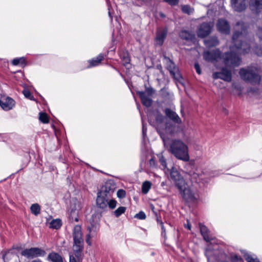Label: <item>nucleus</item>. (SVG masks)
<instances>
[{
	"label": "nucleus",
	"instance_id": "1",
	"mask_svg": "<svg viewBox=\"0 0 262 262\" xmlns=\"http://www.w3.org/2000/svg\"><path fill=\"white\" fill-rule=\"evenodd\" d=\"M234 32L232 36L235 49L238 54L248 53L250 47L245 40L247 33V26L243 22H238L234 26Z\"/></svg>",
	"mask_w": 262,
	"mask_h": 262
},
{
	"label": "nucleus",
	"instance_id": "2",
	"mask_svg": "<svg viewBox=\"0 0 262 262\" xmlns=\"http://www.w3.org/2000/svg\"><path fill=\"white\" fill-rule=\"evenodd\" d=\"M169 151L176 158L185 162L190 160L188 145L180 139H173L169 143Z\"/></svg>",
	"mask_w": 262,
	"mask_h": 262
},
{
	"label": "nucleus",
	"instance_id": "3",
	"mask_svg": "<svg viewBox=\"0 0 262 262\" xmlns=\"http://www.w3.org/2000/svg\"><path fill=\"white\" fill-rule=\"evenodd\" d=\"M166 118L160 112H157L156 116L157 129L161 136L166 135H172L176 133V126L170 122H166L163 126V123Z\"/></svg>",
	"mask_w": 262,
	"mask_h": 262
},
{
	"label": "nucleus",
	"instance_id": "4",
	"mask_svg": "<svg viewBox=\"0 0 262 262\" xmlns=\"http://www.w3.org/2000/svg\"><path fill=\"white\" fill-rule=\"evenodd\" d=\"M239 74L242 79L252 84H259L260 81L261 77L255 69L252 68L241 69Z\"/></svg>",
	"mask_w": 262,
	"mask_h": 262
},
{
	"label": "nucleus",
	"instance_id": "5",
	"mask_svg": "<svg viewBox=\"0 0 262 262\" xmlns=\"http://www.w3.org/2000/svg\"><path fill=\"white\" fill-rule=\"evenodd\" d=\"M163 62L165 64L166 68L169 72L171 76L176 80L180 81L182 79L178 68L175 65L174 63L165 54L163 55Z\"/></svg>",
	"mask_w": 262,
	"mask_h": 262
},
{
	"label": "nucleus",
	"instance_id": "6",
	"mask_svg": "<svg viewBox=\"0 0 262 262\" xmlns=\"http://www.w3.org/2000/svg\"><path fill=\"white\" fill-rule=\"evenodd\" d=\"M223 58L224 63L227 67H238L241 62V60L236 55V53H226L223 55Z\"/></svg>",
	"mask_w": 262,
	"mask_h": 262
},
{
	"label": "nucleus",
	"instance_id": "7",
	"mask_svg": "<svg viewBox=\"0 0 262 262\" xmlns=\"http://www.w3.org/2000/svg\"><path fill=\"white\" fill-rule=\"evenodd\" d=\"M107 185L108 184H106L105 191H101L97 194L96 204L97 206L102 209H105L107 208L109 200V197L107 196L106 192H109L111 189H110L109 190H107Z\"/></svg>",
	"mask_w": 262,
	"mask_h": 262
},
{
	"label": "nucleus",
	"instance_id": "8",
	"mask_svg": "<svg viewBox=\"0 0 262 262\" xmlns=\"http://www.w3.org/2000/svg\"><path fill=\"white\" fill-rule=\"evenodd\" d=\"M46 252L45 250L38 248H31L22 251L21 254L28 258H33L36 257L43 256Z\"/></svg>",
	"mask_w": 262,
	"mask_h": 262
},
{
	"label": "nucleus",
	"instance_id": "9",
	"mask_svg": "<svg viewBox=\"0 0 262 262\" xmlns=\"http://www.w3.org/2000/svg\"><path fill=\"white\" fill-rule=\"evenodd\" d=\"M170 178L178 189H182L186 183L183 178L174 168H172L170 171Z\"/></svg>",
	"mask_w": 262,
	"mask_h": 262
},
{
	"label": "nucleus",
	"instance_id": "10",
	"mask_svg": "<svg viewBox=\"0 0 262 262\" xmlns=\"http://www.w3.org/2000/svg\"><path fill=\"white\" fill-rule=\"evenodd\" d=\"M203 57L207 61H217L222 58L221 52L218 49L205 51L203 53Z\"/></svg>",
	"mask_w": 262,
	"mask_h": 262
},
{
	"label": "nucleus",
	"instance_id": "11",
	"mask_svg": "<svg viewBox=\"0 0 262 262\" xmlns=\"http://www.w3.org/2000/svg\"><path fill=\"white\" fill-rule=\"evenodd\" d=\"M213 79H221L227 82H230L232 80L231 71L226 68H223L221 72H214L212 74Z\"/></svg>",
	"mask_w": 262,
	"mask_h": 262
},
{
	"label": "nucleus",
	"instance_id": "12",
	"mask_svg": "<svg viewBox=\"0 0 262 262\" xmlns=\"http://www.w3.org/2000/svg\"><path fill=\"white\" fill-rule=\"evenodd\" d=\"M183 198L187 202L193 201L196 199L195 194L188 187L186 183L182 189H178Z\"/></svg>",
	"mask_w": 262,
	"mask_h": 262
},
{
	"label": "nucleus",
	"instance_id": "13",
	"mask_svg": "<svg viewBox=\"0 0 262 262\" xmlns=\"http://www.w3.org/2000/svg\"><path fill=\"white\" fill-rule=\"evenodd\" d=\"M183 198L187 202L193 201L196 199L195 194L188 187L186 183L182 189H178Z\"/></svg>",
	"mask_w": 262,
	"mask_h": 262
},
{
	"label": "nucleus",
	"instance_id": "14",
	"mask_svg": "<svg viewBox=\"0 0 262 262\" xmlns=\"http://www.w3.org/2000/svg\"><path fill=\"white\" fill-rule=\"evenodd\" d=\"M213 25L212 23H204L199 26L197 34L199 37L204 38L211 32Z\"/></svg>",
	"mask_w": 262,
	"mask_h": 262
},
{
	"label": "nucleus",
	"instance_id": "15",
	"mask_svg": "<svg viewBox=\"0 0 262 262\" xmlns=\"http://www.w3.org/2000/svg\"><path fill=\"white\" fill-rule=\"evenodd\" d=\"M15 105V102L10 97H2L0 99V106L6 111L12 110Z\"/></svg>",
	"mask_w": 262,
	"mask_h": 262
},
{
	"label": "nucleus",
	"instance_id": "16",
	"mask_svg": "<svg viewBox=\"0 0 262 262\" xmlns=\"http://www.w3.org/2000/svg\"><path fill=\"white\" fill-rule=\"evenodd\" d=\"M217 30L223 34H228L230 33V28L228 22L224 19H219L216 23Z\"/></svg>",
	"mask_w": 262,
	"mask_h": 262
},
{
	"label": "nucleus",
	"instance_id": "17",
	"mask_svg": "<svg viewBox=\"0 0 262 262\" xmlns=\"http://www.w3.org/2000/svg\"><path fill=\"white\" fill-rule=\"evenodd\" d=\"M165 116L171 120L173 122L180 124L181 123V119L178 115L173 110L169 108H166L164 110Z\"/></svg>",
	"mask_w": 262,
	"mask_h": 262
},
{
	"label": "nucleus",
	"instance_id": "18",
	"mask_svg": "<svg viewBox=\"0 0 262 262\" xmlns=\"http://www.w3.org/2000/svg\"><path fill=\"white\" fill-rule=\"evenodd\" d=\"M187 174L192 183H200L204 178V173L198 170L190 171L187 173Z\"/></svg>",
	"mask_w": 262,
	"mask_h": 262
},
{
	"label": "nucleus",
	"instance_id": "19",
	"mask_svg": "<svg viewBox=\"0 0 262 262\" xmlns=\"http://www.w3.org/2000/svg\"><path fill=\"white\" fill-rule=\"evenodd\" d=\"M233 9L237 12H242L246 9L247 0H231Z\"/></svg>",
	"mask_w": 262,
	"mask_h": 262
},
{
	"label": "nucleus",
	"instance_id": "20",
	"mask_svg": "<svg viewBox=\"0 0 262 262\" xmlns=\"http://www.w3.org/2000/svg\"><path fill=\"white\" fill-rule=\"evenodd\" d=\"M74 242L79 244L80 242H83L81 227L79 225L74 227L73 232Z\"/></svg>",
	"mask_w": 262,
	"mask_h": 262
},
{
	"label": "nucleus",
	"instance_id": "21",
	"mask_svg": "<svg viewBox=\"0 0 262 262\" xmlns=\"http://www.w3.org/2000/svg\"><path fill=\"white\" fill-rule=\"evenodd\" d=\"M167 35V31L166 30H159L157 32L156 37L155 39L157 45L161 46Z\"/></svg>",
	"mask_w": 262,
	"mask_h": 262
},
{
	"label": "nucleus",
	"instance_id": "22",
	"mask_svg": "<svg viewBox=\"0 0 262 262\" xmlns=\"http://www.w3.org/2000/svg\"><path fill=\"white\" fill-rule=\"evenodd\" d=\"M73 248L75 257L79 260L81 256V253L83 249V242H80L79 244L74 242Z\"/></svg>",
	"mask_w": 262,
	"mask_h": 262
},
{
	"label": "nucleus",
	"instance_id": "23",
	"mask_svg": "<svg viewBox=\"0 0 262 262\" xmlns=\"http://www.w3.org/2000/svg\"><path fill=\"white\" fill-rule=\"evenodd\" d=\"M249 6L252 10L259 12L262 10V0H250Z\"/></svg>",
	"mask_w": 262,
	"mask_h": 262
},
{
	"label": "nucleus",
	"instance_id": "24",
	"mask_svg": "<svg viewBox=\"0 0 262 262\" xmlns=\"http://www.w3.org/2000/svg\"><path fill=\"white\" fill-rule=\"evenodd\" d=\"M199 227L201 234L205 241L209 242L213 239V237L209 234V231L205 226L200 224Z\"/></svg>",
	"mask_w": 262,
	"mask_h": 262
},
{
	"label": "nucleus",
	"instance_id": "25",
	"mask_svg": "<svg viewBox=\"0 0 262 262\" xmlns=\"http://www.w3.org/2000/svg\"><path fill=\"white\" fill-rule=\"evenodd\" d=\"M138 94L143 105L146 107H149L151 105L152 100L148 96H147L145 92H139Z\"/></svg>",
	"mask_w": 262,
	"mask_h": 262
},
{
	"label": "nucleus",
	"instance_id": "26",
	"mask_svg": "<svg viewBox=\"0 0 262 262\" xmlns=\"http://www.w3.org/2000/svg\"><path fill=\"white\" fill-rule=\"evenodd\" d=\"M180 36L182 39L190 41H193L195 38L194 34H192L187 31H182L180 33Z\"/></svg>",
	"mask_w": 262,
	"mask_h": 262
},
{
	"label": "nucleus",
	"instance_id": "27",
	"mask_svg": "<svg viewBox=\"0 0 262 262\" xmlns=\"http://www.w3.org/2000/svg\"><path fill=\"white\" fill-rule=\"evenodd\" d=\"M48 259L52 262H63L62 257L57 253L52 252L48 256Z\"/></svg>",
	"mask_w": 262,
	"mask_h": 262
},
{
	"label": "nucleus",
	"instance_id": "28",
	"mask_svg": "<svg viewBox=\"0 0 262 262\" xmlns=\"http://www.w3.org/2000/svg\"><path fill=\"white\" fill-rule=\"evenodd\" d=\"M206 47L210 48L219 45V40L216 37L213 36L204 40Z\"/></svg>",
	"mask_w": 262,
	"mask_h": 262
},
{
	"label": "nucleus",
	"instance_id": "29",
	"mask_svg": "<svg viewBox=\"0 0 262 262\" xmlns=\"http://www.w3.org/2000/svg\"><path fill=\"white\" fill-rule=\"evenodd\" d=\"M104 57L101 54H99L97 57L92 59L89 61L90 65L88 68L98 66L103 60Z\"/></svg>",
	"mask_w": 262,
	"mask_h": 262
},
{
	"label": "nucleus",
	"instance_id": "30",
	"mask_svg": "<svg viewBox=\"0 0 262 262\" xmlns=\"http://www.w3.org/2000/svg\"><path fill=\"white\" fill-rule=\"evenodd\" d=\"M120 58L121 59V61L122 64L126 66L129 63L130 58L128 56V54L127 52H123L120 54Z\"/></svg>",
	"mask_w": 262,
	"mask_h": 262
},
{
	"label": "nucleus",
	"instance_id": "31",
	"mask_svg": "<svg viewBox=\"0 0 262 262\" xmlns=\"http://www.w3.org/2000/svg\"><path fill=\"white\" fill-rule=\"evenodd\" d=\"M61 226V222L59 219L53 220L50 223V228L58 229Z\"/></svg>",
	"mask_w": 262,
	"mask_h": 262
},
{
	"label": "nucleus",
	"instance_id": "32",
	"mask_svg": "<svg viewBox=\"0 0 262 262\" xmlns=\"http://www.w3.org/2000/svg\"><path fill=\"white\" fill-rule=\"evenodd\" d=\"M151 183L149 181H146L143 183L142 185V192L144 194H146L151 188Z\"/></svg>",
	"mask_w": 262,
	"mask_h": 262
},
{
	"label": "nucleus",
	"instance_id": "33",
	"mask_svg": "<svg viewBox=\"0 0 262 262\" xmlns=\"http://www.w3.org/2000/svg\"><path fill=\"white\" fill-rule=\"evenodd\" d=\"M15 254L10 250H9L6 252L3 255V259L4 260V262H8L9 260L12 259L13 257H15Z\"/></svg>",
	"mask_w": 262,
	"mask_h": 262
},
{
	"label": "nucleus",
	"instance_id": "34",
	"mask_svg": "<svg viewBox=\"0 0 262 262\" xmlns=\"http://www.w3.org/2000/svg\"><path fill=\"white\" fill-rule=\"evenodd\" d=\"M30 209L31 212L35 215H37L40 213V207L38 204L35 203L32 204L30 207Z\"/></svg>",
	"mask_w": 262,
	"mask_h": 262
},
{
	"label": "nucleus",
	"instance_id": "35",
	"mask_svg": "<svg viewBox=\"0 0 262 262\" xmlns=\"http://www.w3.org/2000/svg\"><path fill=\"white\" fill-rule=\"evenodd\" d=\"M25 63L26 59L24 57L15 58L12 61V63L14 66H24L25 64Z\"/></svg>",
	"mask_w": 262,
	"mask_h": 262
},
{
	"label": "nucleus",
	"instance_id": "36",
	"mask_svg": "<svg viewBox=\"0 0 262 262\" xmlns=\"http://www.w3.org/2000/svg\"><path fill=\"white\" fill-rule=\"evenodd\" d=\"M126 209L125 207H119L117 208L115 211H114V213L116 217H119L121 214L124 213Z\"/></svg>",
	"mask_w": 262,
	"mask_h": 262
},
{
	"label": "nucleus",
	"instance_id": "37",
	"mask_svg": "<svg viewBox=\"0 0 262 262\" xmlns=\"http://www.w3.org/2000/svg\"><path fill=\"white\" fill-rule=\"evenodd\" d=\"M182 10L184 13H187L188 14H190L192 13L194 11L193 9L188 5L183 6L182 7Z\"/></svg>",
	"mask_w": 262,
	"mask_h": 262
},
{
	"label": "nucleus",
	"instance_id": "38",
	"mask_svg": "<svg viewBox=\"0 0 262 262\" xmlns=\"http://www.w3.org/2000/svg\"><path fill=\"white\" fill-rule=\"evenodd\" d=\"M39 120L43 123H47L49 122L48 116L44 113L41 112L39 113Z\"/></svg>",
	"mask_w": 262,
	"mask_h": 262
},
{
	"label": "nucleus",
	"instance_id": "39",
	"mask_svg": "<svg viewBox=\"0 0 262 262\" xmlns=\"http://www.w3.org/2000/svg\"><path fill=\"white\" fill-rule=\"evenodd\" d=\"M159 162L162 166L163 169H165L167 168V164L166 159L163 157V156H160L159 157Z\"/></svg>",
	"mask_w": 262,
	"mask_h": 262
},
{
	"label": "nucleus",
	"instance_id": "40",
	"mask_svg": "<svg viewBox=\"0 0 262 262\" xmlns=\"http://www.w3.org/2000/svg\"><path fill=\"white\" fill-rule=\"evenodd\" d=\"M229 258L231 262H238L242 259L239 256L235 254H231Z\"/></svg>",
	"mask_w": 262,
	"mask_h": 262
},
{
	"label": "nucleus",
	"instance_id": "41",
	"mask_svg": "<svg viewBox=\"0 0 262 262\" xmlns=\"http://www.w3.org/2000/svg\"><path fill=\"white\" fill-rule=\"evenodd\" d=\"M226 255L224 253H222L220 256L216 257V262H228L225 259Z\"/></svg>",
	"mask_w": 262,
	"mask_h": 262
},
{
	"label": "nucleus",
	"instance_id": "42",
	"mask_svg": "<svg viewBox=\"0 0 262 262\" xmlns=\"http://www.w3.org/2000/svg\"><path fill=\"white\" fill-rule=\"evenodd\" d=\"M135 217L139 220H144L146 218V215L144 212L140 211L136 214Z\"/></svg>",
	"mask_w": 262,
	"mask_h": 262
},
{
	"label": "nucleus",
	"instance_id": "43",
	"mask_svg": "<svg viewBox=\"0 0 262 262\" xmlns=\"http://www.w3.org/2000/svg\"><path fill=\"white\" fill-rule=\"evenodd\" d=\"M117 202L114 200H108L107 205L111 209H114L116 207Z\"/></svg>",
	"mask_w": 262,
	"mask_h": 262
},
{
	"label": "nucleus",
	"instance_id": "44",
	"mask_svg": "<svg viewBox=\"0 0 262 262\" xmlns=\"http://www.w3.org/2000/svg\"><path fill=\"white\" fill-rule=\"evenodd\" d=\"M245 258L247 262H259L258 259L254 258L250 255L246 256Z\"/></svg>",
	"mask_w": 262,
	"mask_h": 262
},
{
	"label": "nucleus",
	"instance_id": "45",
	"mask_svg": "<svg viewBox=\"0 0 262 262\" xmlns=\"http://www.w3.org/2000/svg\"><path fill=\"white\" fill-rule=\"evenodd\" d=\"M117 196L119 198H123L125 197L126 193L125 191L123 189H119L118 190L117 193Z\"/></svg>",
	"mask_w": 262,
	"mask_h": 262
},
{
	"label": "nucleus",
	"instance_id": "46",
	"mask_svg": "<svg viewBox=\"0 0 262 262\" xmlns=\"http://www.w3.org/2000/svg\"><path fill=\"white\" fill-rule=\"evenodd\" d=\"M165 2L172 6H175L179 3V0H164Z\"/></svg>",
	"mask_w": 262,
	"mask_h": 262
},
{
	"label": "nucleus",
	"instance_id": "47",
	"mask_svg": "<svg viewBox=\"0 0 262 262\" xmlns=\"http://www.w3.org/2000/svg\"><path fill=\"white\" fill-rule=\"evenodd\" d=\"M145 92L148 94V96H151L155 92V90L151 87L146 88Z\"/></svg>",
	"mask_w": 262,
	"mask_h": 262
},
{
	"label": "nucleus",
	"instance_id": "48",
	"mask_svg": "<svg viewBox=\"0 0 262 262\" xmlns=\"http://www.w3.org/2000/svg\"><path fill=\"white\" fill-rule=\"evenodd\" d=\"M194 68H195L196 73L199 74H201V70L200 67L198 63H195Z\"/></svg>",
	"mask_w": 262,
	"mask_h": 262
},
{
	"label": "nucleus",
	"instance_id": "49",
	"mask_svg": "<svg viewBox=\"0 0 262 262\" xmlns=\"http://www.w3.org/2000/svg\"><path fill=\"white\" fill-rule=\"evenodd\" d=\"M23 93L26 98L31 99V97H32V96H31V94L29 91L25 90V91H24Z\"/></svg>",
	"mask_w": 262,
	"mask_h": 262
},
{
	"label": "nucleus",
	"instance_id": "50",
	"mask_svg": "<svg viewBox=\"0 0 262 262\" xmlns=\"http://www.w3.org/2000/svg\"><path fill=\"white\" fill-rule=\"evenodd\" d=\"M149 165L151 167H155L156 166V161L154 159V158H151L149 160Z\"/></svg>",
	"mask_w": 262,
	"mask_h": 262
},
{
	"label": "nucleus",
	"instance_id": "51",
	"mask_svg": "<svg viewBox=\"0 0 262 262\" xmlns=\"http://www.w3.org/2000/svg\"><path fill=\"white\" fill-rule=\"evenodd\" d=\"M257 34L260 38H262V28H258Z\"/></svg>",
	"mask_w": 262,
	"mask_h": 262
},
{
	"label": "nucleus",
	"instance_id": "52",
	"mask_svg": "<svg viewBox=\"0 0 262 262\" xmlns=\"http://www.w3.org/2000/svg\"><path fill=\"white\" fill-rule=\"evenodd\" d=\"M90 238H91V236H90V234H88L86 235V242L89 245H91V242L90 241Z\"/></svg>",
	"mask_w": 262,
	"mask_h": 262
},
{
	"label": "nucleus",
	"instance_id": "53",
	"mask_svg": "<svg viewBox=\"0 0 262 262\" xmlns=\"http://www.w3.org/2000/svg\"><path fill=\"white\" fill-rule=\"evenodd\" d=\"M160 225H161V229H162V234L163 233H164V234H165V229L164 227V225H163V223L162 221H160Z\"/></svg>",
	"mask_w": 262,
	"mask_h": 262
},
{
	"label": "nucleus",
	"instance_id": "54",
	"mask_svg": "<svg viewBox=\"0 0 262 262\" xmlns=\"http://www.w3.org/2000/svg\"><path fill=\"white\" fill-rule=\"evenodd\" d=\"M70 262H76V259L73 255H70Z\"/></svg>",
	"mask_w": 262,
	"mask_h": 262
},
{
	"label": "nucleus",
	"instance_id": "55",
	"mask_svg": "<svg viewBox=\"0 0 262 262\" xmlns=\"http://www.w3.org/2000/svg\"><path fill=\"white\" fill-rule=\"evenodd\" d=\"M154 206H151V209H152V211H153L154 213H155V215L157 216V222H158V223H159V224H160V221H161L158 219V216H158L157 213L156 212H155L154 211Z\"/></svg>",
	"mask_w": 262,
	"mask_h": 262
},
{
	"label": "nucleus",
	"instance_id": "56",
	"mask_svg": "<svg viewBox=\"0 0 262 262\" xmlns=\"http://www.w3.org/2000/svg\"><path fill=\"white\" fill-rule=\"evenodd\" d=\"M210 252L209 251L206 250V255L207 256L208 259L211 258V257L210 256Z\"/></svg>",
	"mask_w": 262,
	"mask_h": 262
},
{
	"label": "nucleus",
	"instance_id": "57",
	"mask_svg": "<svg viewBox=\"0 0 262 262\" xmlns=\"http://www.w3.org/2000/svg\"><path fill=\"white\" fill-rule=\"evenodd\" d=\"M159 16L163 18L165 17V15H164V14L162 12L159 13Z\"/></svg>",
	"mask_w": 262,
	"mask_h": 262
},
{
	"label": "nucleus",
	"instance_id": "58",
	"mask_svg": "<svg viewBox=\"0 0 262 262\" xmlns=\"http://www.w3.org/2000/svg\"><path fill=\"white\" fill-rule=\"evenodd\" d=\"M186 227H187V228H188V229L190 230L191 226H190V225L189 223H188V224H187V226H186Z\"/></svg>",
	"mask_w": 262,
	"mask_h": 262
},
{
	"label": "nucleus",
	"instance_id": "59",
	"mask_svg": "<svg viewBox=\"0 0 262 262\" xmlns=\"http://www.w3.org/2000/svg\"><path fill=\"white\" fill-rule=\"evenodd\" d=\"M32 262H42V261L39 259H36V260H33Z\"/></svg>",
	"mask_w": 262,
	"mask_h": 262
},
{
	"label": "nucleus",
	"instance_id": "60",
	"mask_svg": "<svg viewBox=\"0 0 262 262\" xmlns=\"http://www.w3.org/2000/svg\"><path fill=\"white\" fill-rule=\"evenodd\" d=\"M158 68L160 69L161 71H162V66L161 65L158 66Z\"/></svg>",
	"mask_w": 262,
	"mask_h": 262
},
{
	"label": "nucleus",
	"instance_id": "61",
	"mask_svg": "<svg viewBox=\"0 0 262 262\" xmlns=\"http://www.w3.org/2000/svg\"><path fill=\"white\" fill-rule=\"evenodd\" d=\"M142 132H143V134H144L145 133V132H146V130L144 128V127H143Z\"/></svg>",
	"mask_w": 262,
	"mask_h": 262
},
{
	"label": "nucleus",
	"instance_id": "62",
	"mask_svg": "<svg viewBox=\"0 0 262 262\" xmlns=\"http://www.w3.org/2000/svg\"><path fill=\"white\" fill-rule=\"evenodd\" d=\"M88 229L89 230V232H91V228L90 227H88Z\"/></svg>",
	"mask_w": 262,
	"mask_h": 262
},
{
	"label": "nucleus",
	"instance_id": "63",
	"mask_svg": "<svg viewBox=\"0 0 262 262\" xmlns=\"http://www.w3.org/2000/svg\"><path fill=\"white\" fill-rule=\"evenodd\" d=\"M75 220L76 221V222H78V220L77 217H75Z\"/></svg>",
	"mask_w": 262,
	"mask_h": 262
},
{
	"label": "nucleus",
	"instance_id": "64",
	"mask_svg": "<svg viewBox=\"0 0 262 262\" xmlns=\"http://www.w3.org/2000/svg\"><path fill=\"white\" fill-rule=\"evenodd\" d=\"M232 50H234V47H232Z\"/></svg>",
	"mask_w": 262,
	"mask_h": 262
}]
</instances>
